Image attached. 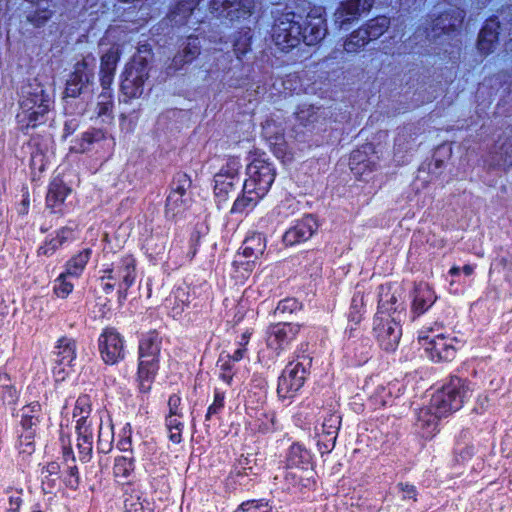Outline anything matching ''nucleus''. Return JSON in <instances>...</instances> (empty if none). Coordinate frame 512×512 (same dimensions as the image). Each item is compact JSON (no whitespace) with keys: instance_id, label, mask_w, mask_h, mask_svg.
<instances>
[{"instance_id":"1","label":"nucleus","mask_w":512,"mask_h":512,"mask_svg":"<svg viewBox=\"0 0 512 512\" xmlns=\"http://www.w3.org/2000/svg\"><path fill=\"white\" fill-rule=\"evenodd\" d=\"M327 33L326 20L313 12L305 17L295 12H286L276 18L272 27V39L282 51L288 52L301 42L316 45Z\"/></svg>"},{"instance_id":"2","label":"nucleus","mask_w":512,"mask_h":512,"mask_svg":"<svg viewBox=\"0 0 512 512\" xmlns=\"http://www.w3.org/2000/svg\"><path fill=\"white\" fill-rule=\"evenodd\" d=\"M53 96L48 89L33 79L21 88L20 112L16 115L18 129L26 134L49 120L53 108Z\"/></svg>"},{"instance_id":"3","label":"nucleus","mask_w":512,"mask_h":512,"mask_svg":"<svg viewBox=\"0 0 512 512\" xmlns=\"http://www.w3.org/2000/svg\"><path fill=\"white\" fill-rule=\"evenodd\" d=\"M473 388L466 379L451 376L449 381L443 385L431 398V407L437 415L446 417L458 411L467 398L471 396Z\"/></svg>"},{"instance_id":"4","label":"nucleus","mask_w":512,"mask_h":512,"mask_svg":"<svg viewBox=\"0 0 512 512\" xmlns=\"http://www.w3.org/2000/svg\"><path fill=\"white\" fill-rule=\"evenodd\" d=\"M312 359L309 356H297L296 361L289 362L278 380L277 393L281 398H291L304 385Z\"/></svg>"},{"instance_id":"5","label":"nucleus","mask_w":512,"mask_h":512,"mask_svg":"<svg viewBox=\"0 0 512 512\" xmlns=\"http://www.w3.org/2000/svg\"><path fill=\"white\" fill-rule=\"evenodd\" d=\"M120 101L129 102L131 99L139 98L144 91V83L149 78L148 64L145 59L133 61L128 64L122 75Z\"/></svg>"},{"instance_id":"6","label":"nucleus","mask_w":512,"mask_h":512,"mask_svg":"<svg viewBox=\"0 0 512 512\" xmlns=\"http://www.w3.org/2000/svg\"><path fill=\"white\" fill-rule=\"evenodd\" d=\"M191 183V179L186 173L178 172L174 175L171 191L166 199L165 213L167 217L174 218L190 206L191 196L188 190Z\"/></svg>"},{"instance_id":"7","label":"nucleus","mask_w":512,"mask_h":512,"mask_svg":"<svg viewBox=\"0 0 512 512\" xmlns=\"http://www.w3.org/2000/svg\"><path fill=\"white\" fill-rule=\"evenodd\" d=\"M246 173L248 178L243 184L255 190L256 194L264 196L268 193L276 176L272 163L263 158L253 159L247 166Z\"/></svg>"},{"instance_id":"8","label":"nucleus","mask_w":512,"mask_h":512,"mask_svg":"<svg viewBox=\"0 0 512 512\" xmlns=\"http://www.w3.org/2000/svg\"><path fill=\"white\" fill-rule=\"evenodd\" d=\"M105 275L101 277L104 279L118 281V299L119 302L126 300L129 288L134 284L136 278V261L128 255L121 258L117 263L112 265V268L104 271Z\"/></svg>"},{"instance_id":"9","label":"nucleus","mask_w":512,"mask_h":512,"mask_svg":"<svg viewBox=\"0 0 512 512\" xmlns=\"http://www.w3.org/2000/svg\"><path fill=\"white\" fill-rule=\"evenodd\" d=\"M241 162L238 157H229L214 175V194L219 201H226L231 191L240 183Z\"/></svg>"},{"instance_id":"10","label":"nucleus","mask_w":512,"mask_h":512,"mask_svg":"<svg viewBox=\"0 0 512 512\" xmlns=\"http://www.w3.org/2000/svg\"><path fill=\"white\" fill-rule=\"evenodd\" d=\"M101 358L106 364L114 365L125 358V341L113 327H106L98 338Z\"/></svg>"},{"instance_id":"11","label":"nucleus","mask_w":512,"mask_h":512,"mask_svg":"<svg viewBox=\"0 0 512 512\" xmlns=\"http://www.w3.org/2000/svg\"><path fill=\"white\" fill-rule=\"evenodd\" d=\"M254 0H212L210 8L231 21L247 19L253 14Z\"/></svg>"},{"instance_id":"12","label":"nucleus","mask_w":512,"mask_h":512,"mask_svg":"<svg viewBox=\"0 0 512 512\" xmlns=\"http://www.w3.org/2000/svg\"><path fill=\"white\" fill-rule=\"evenodd\" d=\"M300 331V325L294 323H277L269 327L267 345L277 353L287 349Z\"/></svg>"},{"instance_id":"13","label":"nucleus","mask_w":512,"mask_h":512,"mask_svg":"<svg viewBox=\"0 0 512 512\" xmlns=\"http://www.w3.org/2000/svg\"><path fill=\"white\" fill-rule=\"evenodd\" d=\"M93 79V71L86 61L77 62L66 83L65 95L76 98L89 89Z\"/></svg>"},{"instance_id":"14","label":"nucleus","mask_w":512,"mask_h":512,"mask_svg":"<svg viewBox=\"0 0 512 512\" xmlns=\"http://www.w3.org/2000/svg\"><path fill=\"white\" fill-rule=\"evenodd\" d=\"M318 228L319 224L316 217L312 214H307L285 232L283 242L289 246L305 242L314 235Z\"/></svg>"},{"instance_id":"15","label":"nucleus","mask_w":512,"mask_h":512,"mask_svg":"<svg viewBox=\"0 0 512 512\" xmlns=\"http://www.w3.org/2000/svg\"><path fill=\"white\" fill-rule=\"evenodd\" d=\"M419 342L433 361H450L455 357V348L447 344L442 335L434 338L420 336Z\"/></svg>"},{"instance_id":"16","label":"nucleus","mask_w":512,"mask_h":512,"mask_svg":"<svg viewBox=\"0 0 512 512\" xmlns=\"http://www.w3.org/2000/svg\"><path fill=\"white\" fill-rule=\"evenodd\" d=\"M374 1L375 0H348L342 2L334 14L335 22L339 24L340 28H343L344 25L358 19L361 12L369 11Z\"/></svg>"},{"instance_id":"17","label":"nucleus","mask_w":512,"mask_h":512,"mask_svg":"<svg viewBox=\"0 0 512 512\" xmlns=\"http://www.w3.org/2000/svg\"><path fill=\"white\" fill-rule=\"evenodd\" d=\"M465 17V12L461 9H451L441 14L432 24V35L427 34V37H438L441 34H449L461 27Z\"/></svg>"},{"instance_id":"18","label":"nucleus","mask_w":512,"mask_h":512,"mask_svg":"<svg viewBox=\"0 0 512 512\" xmlns=\"http://www.w3.org/2000/svg\"><path fill=\"white\" fill-rule=\"evenodd\" d=\"M159 358L138 355L137 382L141 393H148L159 370Z\"/></svg>"},{"instance_id":"19","label":"nucleus","mask_w":512,"mask_h":512,"mask_svg":"<svg viewBox=\"0 0 512 512\" xmlns=\"http://www.w3.org/2000/svg\"><path fill=\"white\" fill-rule=\"evenodd\" d=\"M399 290H401L400 286L396 287L390 298L391 305H395L392 314H390L391 322L394 323L395 327L389 326L386 329V336L389 335L392 337L391 341L389 342V346L392 350L395 349L402 335V328L400 323L405 318L403 301H399V298L401 299V293H399Z\"/></svg>"},{"instance_id":"20","label":"nucleus","mask_w":512,"mask_h":512,"mask_svg":"<svg viewBox=\"0 0 512 512\" xmlns=\"http://www.w3.org/2000/svg\"><path fill=\"white\" fill-rule=\"evenodd\" d=\"M295 115L300 125L313 131L324 129L328 113L319 107L303 105L298 108Z\"/></svg>"},{"instance_id":"21","label":"nucleus","mask_w":512,"mask_h":512,"mask_svg":"<svg viewBox=\"0 0 512 512\" xmlns=\"http://www.w3.org/2000/svg\"><path fill=\"white\" fill-rule=\"evenodd\" d=\"M76 432L78 435L77 448L79 459L84 463L88 462L91 459L93 449L92 421H86V418L81 416L77 420Z\"/></svg>"},{"instance_id":"22","label":"nucleus","mask_w":512,"mask_h":512,"mask_svg":"<svg viewBox=\"0 0 512 512\" xmlns=\"http://www.w3.org/2000/svg\"><path fill=\"white\" fill-rule=\"evenodd\" d=\"M284 481L287 490L293 492L310 490L315 484L312 469L287 468Z\"/></svg>"},{"instance_id":"23","label":"nucleus","mask_w":512,"mask_h":512,"mask_svg":"<svg viewBox=\"0 0 512 512\" xmlns=\"http://www.w3.org/2000/svg\"><path fill=\"white\" fill-rule=\"evenodd\" d=\"M71 189L60 178H54L48 188L46 196V205L52 209L53 212L60 211L61 205L64 203L66 197L70 194Z\"/></svg>"},{"instance_id":"24","label":"nucleus","mask_w":512,"mask_h":512,"mask_svg":"<svg viewBox=\"0 0 512 512\" xmlns=\"http://www.w3.org/2000/svg\"><path fill=\"white\" fill-rule=\"evenodd\" d=\"M55 361L63 367H72L76 359V341L72 338L62 337L55 346ZM64 371V368L61 369Z\"/></svg>"},{"instance_id":"25","label":"nucleus","mask_w":512,"mask_h":512,"mask_svg":"<svg viewBox=\"0 0 512 512\" xmlns=\"http://www.w3.org/2000/svg\"><path fill=\"white\" fill-rule=\"evenodd\" d=\"M162 337L156 330L142 334L139 340L138 355L160 358Z\"/></svg>"},{"instance_id":"26","label":"nucleus","mask_w":512,"mask_h":512,"mask_svg":"<svg viewBox=\"0 0 512 512\" xmlns=\"http://www.w3.org/2000/svg\"><path fill=\"white\" fill-rule=\"evenodd\" d=\"M499 23L495 20H488L478 38V49L482 54H489L493 51L494 46L498 40Z\"/></svg>"},{"instance_id":"27","label":"nucleus","mask_w":512,"mask_h":512,"mask_svg":"<svg viewBox=\"0 0 512 512\" xmlns=\"http://www.w3.org/2000/svg\"><path fill=\"white\" fill-rule=\"evenodd\" d=\"M311 460V453L298 442L290 446L286 456L287 468L310 469Z\"/></svg>"},{"instance_id":"28","label":"nucleus","mask_w":512,"mask_h":512,"mask_svg":"<svg viewBox=\"0 0 512 512\" xmlns=\"http://www.w3.org/2000/svg\"><path fill=\"white\" fill-rule=\"evenodd\" d=\"M200 54V42L198 37L189 36L182 51L173 58V66L180 69L183 65L191 63Z\"/></svg>"},{"instance_id":"29","label":"nucleus","mask_w":512,"mask_h":512,"mask_svg":"<svg viewBox=\"0 0 512 512\" xmlns=\"http://www.w3.org/2000/svg\"><path fill=\"white\" fill-rule=\"evenodd\" d=\"M437 297L428 284L420 283L415 288L413 310L417 314L424 313L436 301Z\"/></svg>"},{"instance_id":"30","label":"nucleus","mask_w":512,"mask_h":512,"mask_svg":"<svg viewBox=\"0 0 512 512\" xmlns=\"http://www.w3.org/2000/svg\"><path fill=\"white\" fill-rule=\"evenodd\" d=\"M255 192V190L243 184L242 195L234 201L230 213L242 214L248 209H252L264 197V195Z\"/></svg>"},{"instance_id":"31","label":"nucleus","mask_w":512,"mask_h":512,"mask_svg":"<svg viewBox=\"0 0 512 512\" xmlns=\"http://www.w3.org/2000/svg\"><path fill=\"white\" fill-rule=\"evenodd\" d=\"M72 229L63 227L56 232V236L45 241L37 250V256L51 257L68 239L72 237Z\"/></svg>"},{"instance_id":"32","label":"nucleus","mask_w":512,"mask_h":512,"mask_svg":"<svg viewBox=\"0 0 512 512\" xmlns=\"http://www.w3.org/2000/svg\"><path fill=\"white\" fill-rule=\"evenodd\" d=\"M199 1L200 0H180L168 15L170 22L177 26L186 24Z\"/></svg>"},{"instance_id":"33","label":"nucleus","mask_w":512,"mask_h":512,"mask_svg":"<svg viewBox=\"0 0 512 512\" xmlns=\"http://www.w3.org/2000/svg\"><path fill=\"white\" fill-rule=\"evenodd\" d=\"M443 416L437 415L436 411L431 407L420 409L417 418V427L423 431V436H431L437 429L438 420Z\"/></svg>"},{"instance_id":"34","label":"nucleus","mask_w":512,"mask_h":512,"mask_svg":"<svg viewBox=\"0 0 512 512\" xmlns=\"http://www.w3.org/2000/svg\"><path fill=\"white\" fill-rule=\"evenodd\" d=\"M92 250L85 248L69 259L65 265V272L71 277H79L84 271L90 257Z\"/></svg>"},{"instance_id":"35","label":"nucleus","mask_w":512,"mask_h":512,"mask_svg":"<svg viewBox=\"0 0 512 512\" xmlns=\"http://www.w3.org/2000/svg\"><path fill=\"white\" fill-rule=\"evenodd\" d=\"M18 399L16 390L10 376L0 372V406L13 405Z\"/></svg>"},{"instance_id":"36","label":"nucleus","mask_w":512,"mask_h":512,"mask_svg":"<svg viewBox=\"0 0 512 512\" xmlns=\"http://www.w3.org/2000/svg\"><path fill=\"white\" fill-rule=\"evenodd\" d=\"M266 244L265 238L261 233H254L247 237L242 245V254L246 258H257L264 253Z\"/></svg>"},{"instance_id":"37","label":"nucleus","mask_w":512,"mask_h":512,"mask_svg":"<svg viewBox=\"0 0 512 512\" xmlns=\"http://www.w3.org/2000/svg\"><path fill=\"white\" fill-rule=\"evenodd\" d=\"M41 421V405L39 402H32L22 410L21 426L23 429L36 430Z\"/></svg>"},{"instance_id":"38","label":"nucleus","mask_w":512,"mask_h":512,"mask_svg":"<svg viewBox=\"0 0 512 512\" xmlns=\"http://www.w3.org/2000/svg\"><path fill=\"white\" fill-rule=\"evenodd\" d=\"M60 465L57 462H50L42 468V490L44 493H52L59 480Z\"/></svg>"},{"instance_id":"39","label":"nucleus","mask_w":512,"mask_h":512,"mask_svg":"<svg viewBox=\"0 0 512 512\" xmlns=\"http://www.w3.org/2000/svg\"><path fill=\"white\" fill-rule=\"evenodd\" d=\"M113 96L112 91H102L98 96L97 102V116L102 118V121H110L113 119Z\"/></svg>"},{"instance_id":"40","label":"nucleus","mask_w":512,"mask_h":512,"mask_svg":"<svg viewBox=\"0 0 512 512\" xmlns=\"http://www.w3.org/2000/svg\"><path fill=\"white\" fill-rule=\"evenodd\" d=\"M367 44H369L367 41V33L364 29L359 28L350 34L345 40L343 47L347 53H357Z\"/></svg>"},{"instance_id":"41","label":"nucleus","mask_w":512,"mask_h":512,"mask_svg":"<svg viewBox=\"0 0 512 512\" xmlns=\"http://www.w3.org/2000/svg\"><path fill=\"white\" fill-rule=\"evenodd\" d=\"M492 163L503 168L512 166V144L510 142H504L495 148Z\"/></svg>"},{"instance_id":"42","label":"nucleus","mask_w":512,"mask_h":512,"mask_svg":"<svg viewBox=\"0 0 512 512\" xmlns=\"http://www.w3.org/2000/svg\"><path fill=\"white\" fill-rule=\"evenodd\" d=\"M134 471V460L132 457L119 456L115 459L113 473L116 478L126 480Z\"/></svg>"},{"instance_id":"43","label":"nucleus","mask_w":512,"mask_h":512,"mask_svg":"<svg viewBox=\"0 0 512 512\" xmlns=\"http://www.w3.org/2000/svg\"><path fill=\"white\" fill-rule=\"evenodd\" d=\"M182 417L178 415H168L166 417V428L169 432V440L174 444H179L182 441V430L184 423L181 421Z\"/></svg>"},{"instance_id":"44","label":"nucleus","mask_w":512,"mask_h":512,"mask_svg":"<svg viewBox=\"0 0 512 512\" xmlns=\"http://www.w3.org/2000/svg\"><path fill=\"white\" fill-rule=\"evenodd\" d=\"M125 512H153L151 504L137 495H131L124 501Z\"/></svg>"},{"instance_id":"45","label":"nucleus","mask_w":512,"mask_h":512,"mask_svg":"<svg viewBox=\"0 0 512 512\" xmlns=\"http://www.w3.org/2000/svg\"><path fill=\"white\" fill-rule=\"evenodd\" d=\"M120 59L119 49L116 47H111L102 57H101V71L114 72L117 67V63Z\"/></svg>"},{"instance_id":"46","label":"nucleus","mask_w":512,"mask_h":512,"mask_svg":"<svg viewBox=\"0 0 512 512\" xmlns=\"http://www.w3.org/2000/svg\"><path fill=\"white\" fill-rule=\"evenodd\" d=\"M367 33L368 43L377 40L384 34V18L377 17L371 20L365 27H361Z\"/></svg>"},{"instance_id":"47","label":"nucleus","mask_w":512,"mask_h":512,"mask_svg":"<svg viewBox=\"0 0 512 512\" xmlns=\"http://www.w3.org/2000/svg\"><path fill=\"white\" fill-rule=\"evenodd\" d=\"M105 138V133L100 129H91L82 134L80 148L82 152L88 151L93 143Z\"/></svg>"},{"instance_id":"48","label":"nucleus","mask_w":512,"mask_h":512,"mask_svg":"<svg viewBox=\"0 0 512 512\" xmlns=\"http://www.w3.org/2000/svg\"><path fill=\"white\" fill-rule=\"evenodd\" d=\"M301 309V303L295 298H286L280 301L274 311L276 316H285Z\"/></svg>"},{"instance_id":"49","label":"nucleus","mask_w":512,"mask_h":512,"mask_svg":"<svg viewBox=\"0 0 512 512\" xmlns=\"http://www.w3.org/2000/svg\"><path fill=\"white\" fill-rule=\"evenodd\" d=\"M68 276L63 272L55 281L54 292L58 297L66 298L73 290L74 285L66 280Z\"/></svg>"},{"instance_id":"50","label":"nucleus","mask_w":512,"mask_h":512,"mask_svg":"<svg viewBox=\"0 0 512 512\" xmlns=\"http://www.w3.org/2000/svg\"><path fill=\"white\" fill-rule=\"evenodd\" d=\"M341 425V416L335 413L329 414L325 417L322 423V433L338 435V431Z\"/></svg>"},{"instance_id":"51","label":"nucleus","mask_w":512,"mask_h":512,"mask_svg":"<svg viewBox=\"0 0 512 512\" xmlns=\"http://www.w3.org/2000/svg\"><path fill=\"white\" fill-rule=\"evenodd\" d=\"M35 431L36 430L24 429V433L19 436V448L21 453L30 455L34 451Z\"/></svg>"},{"instance_id":"52","label":"nucleus","mask_w":512,"mask_h":512,"mask_svg":"<svg viewBox=\"0 0 512 512\" xmlns=\"http://www.w3.org/2000/svg\"><path fill=\"white\" fill-rule=\"evenodd\" d=\"M224 393L215 390L213 403L208 407L205 420L209 421L214 415L219 414L224 408Z\"/></svg>"},{"instance_id":"53","label":"nucleus","mask_w":512,"mask_h":512,"mask_svg":"<svg viewBox=\"0 0 512 512\" xmlns=\"http://www.w3.org/2000/svg\"><path fill=\"white\" fill-rule=\"evenodd\" d=\"M52 11L48 7L36 10L27 16V20L35 27H41L51 18Z\"/></svg>"},{"instance_id":"54","label":"nucleus","mask_w":512,"mask_h":512,"mask_svg":"<svg viewBox=\"0 0 512 512\" xmlns=\"http://www.w3.org/2000/svg\"><path fill=\"white\" fill-rule=\"evenodd\" d=\"M91 411V406L89 403V397L87 395L80 396L75 404L73 416L78 417V419L82 417L86 418V421H90L88 419Z\"/></svg>"},{"instance_id":"55","label":"nucleus","mask_w":512,"mask_h":512,"mask_svg":"<svg viewBox=\"0 0 512 512\" xmlns=\"http://www.w3.org/2000/svg\"><path fill=\"white\" fill-rule=\"evenodd\" d=\"M111 434L112 433L109 428H107L105 431H103V428L100 425L98 442H97L98 452L104 453V454L110 452V450L112 448Z\"/></svg>"},{"instance_id":"56","label":"nucleus","mask_w":512,"mask_h":512,"mask_svg":"<svg viewBox=\"0 0 512 512\" xmlns=\"http://www.w3.org/2000/svg\"><path fill=\"white\" fill-rule=\"evenodd\" d=\"M365 152H362L360 150H355L351 153L349 158V166L352 172L354 174H361V165L368 166V164L365 163Z\"/></svg>"},{"instance_id":"57","label":"nucleus","mask_w":512,"mask_h":512,"mask_svg":"<svg viewBox=\"0 0 512 512\" xmlns=\"http://www.w3.org/2000/svg\"><path fill=\"white\" fill-rule=\"evenodd\" d=\"M337 435L323 434L321 433L320 439L318 440V447L321 454L330 453L336 444Z\"/></svg>"},{"instance_id":"58","label":"nucleus","mask_w":512,"mask_h":512,"mask_svg":"<svg viewBox=\"0 0 512 512\" xmlns=\"http://www.w3.org/2000/svg\"><path fill=\"white\" fill-rule=\"evenodd\" d=\"M263 506L265 505L255 500L247 501L242 503L235 512H278L273 509L261 510V507Z\"/></svg>"},{"instance_id":"59","label":"nucleus","mask_w":512,"mask_h":512,"mask_svg":"<svg viewBox=\"0 0 512 512\" xmlns=\"http://www.w3.org/2000/svg\"><path fill=\"white\" fill-rule=\"evenodd\" d=\"M168 407V415H178V417H183V413L181 410V398L178 395L173 394L169 397Z\"/></svg>"},{"instance_id":"60","label":"nucleus","mask_w":512,"mask_h":512,"mask_svg":"<svg viewBox=\"0 0 512 512\" xmlns=\"http://www.w3.org/2000/svg\"><path fill=\"white\" fill-rule=\"evenodd\" d=\"M114 72L100 70V83L103 91H111L110 86L113 82Z\"/></svg>"},{"instance_id":"61","label":"nucleus","mask_w":512,"mask_h":512,"mask_svg":"<svg viewBox=\"0 0 512 512\" xmlns=\"http://www.w3.org/2000/svg\"><path fill=\"white\" fill-rule=\"evenodd\" d=\"M349 320L350 321H353L354 323H359L360 320H361V313H360V310L358 308V303H357V298L354 297L352 299V304H351V308H350V312H349Z\"/></svg>"},{"instance_id":"62","label":"nucleus","mask_w":512,"mask_h":512,"mask_svg":"<svg viewBox=\"0 0 512 512\" xmlns=\"http://www.w3.org/2000/svg\"><path fill=\"white\" fill-rule=\"evenodd\" d=\"M488 403V396H480L477 400L476 406L474 407V411L478 414L483 413L487 409Z\"/></svg>"},{"instance_id":"63","label":"nucleus","mask_w":512,"mask_h":512,"mask_svg":"<svg viewBox=\"0 0 512 512\" xmlns=\"http://www.w3.org/2000/svg\"><path fill=\"white\" fill-rule=\"evenodd\" d=\"M22 503V499L20 496H10L9 498V510L11 512H17L20 505Z\"/></svg>"},{"instance_id":"64","label":"nucleus","mask_w":512,"mask_h":512,"mask_svg":"<svg viewBox=\"0 0 512 512\" xmlns=\"http://www.w3.org/2000/svg\"><path fill=\"white\" fill-rule=\"evenodd\" d=\"M400 486H401V489H402V491L404 493V498H413V499H415L416 490H415L414 486H410V485L403 486L402 484H400Z\"/></svg>"}]
</instances>
